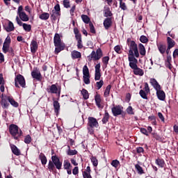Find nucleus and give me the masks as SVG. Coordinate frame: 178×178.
I'll use <instances>...</instances> for the list:
<instances>
[{
  "instance_id": "nucleus-52",
  "label": "nucleus",
  "mask_w": 178,
  "mask_h": 178,
  "mask_svg": "<svg viewBox=\"0 0 178 178\" xmlns=\"http://www.w3.org/2000/svg\"><path fill=\"white\" fill-rule=\"evenodd\" d=\"M102 62L104 65H105V67H106V66H108V63H109V56H104L102 58Z\"/></svg>"
},
{
  "instance_id": "nucleus-49",
  "label": "nucleus",
  "mask_w": 178,
  "mask_h": 178,
  "mask_svg": "<svg viewBox=\"0 0 178 178\" xmlns=\"http://www.w3.org/2000/svg\"><path fill=\"white\" fill-rule=\"evenodd\" d=\"M23 29L25 31H31V25L27 24H23Z\"/></svg>"
},
{
  "instance_id": "nucleus-61",
  "label": "nucleus",
  "mask_w": 178,
  "mask_h": 178,
  "mask_svg": "<svg viewBox=\"0 0 178 178\" xmlns=\"http://www.w3.org/2000/svg\"><path fill=\"white\" fill-rule=\"evenodd\" d=\"M72 175H74V176H76V175H79V168L77 166L73 168Z\"/></svg>"
},
{
  "instance_id": "nucleus-59",
  "label": "nucleus",
  "mask_w": 178,
  "mask_h": 178,
  "mask_svg": "<svg viewBox=\"0 0 178 178\" xmlns=\"http://www.w3.org/2000/svg\"><path fill=\"white\" fill-rule=\"evenodd\" d=\"M166 62L168 64V67L169 69H172V67H170L172 64H170V63L172 62V56H167V59H166Z\"/></svg>"
},
{
  "instance_id": "nucleus-39",
  "label": "nucleus",
  "mask_w": 178,
  "mask_h": 178,
  "mask_svg": "<svg viewBox=\"0 0 178 178\" xmlns=\"http://www.w3.org/2000/svg\"><path fill=\"white\" fill-rule=\"evenodd\" d=\"M148 94L149 93L145 92L144 90H140L139 92V95L143 99H148Z\"/></svg>"
},
{
  "instance_id": "nucleus-48",
  "label": "nucleus",
  "mask_w": 178,
  "mask_h": 178,
  "mask_svg": "<svg viewBox=\"0 0 178 178\" xmlns=\"http://www.w3.org/2000/svg\"><path fill=\"white\" fill-rule=\"evenodd\" d=\"M89 29L92 34H95V33H97V31H95V27H94V24H92V22L89 23Z\"/></svg>"
},
{
  "instance_id": "nucleus-20",
  "label": "nucleus",
  "mask_w": 178,
  "mask_h": 178,
  "mask_svg": "<svg viewBox=\"0 0 178 178\" xmlns=\"http://www.w3.org/2000/svg\"><path fill=\"white\" fill-rule=\"evenodd\" d=\"M10 148H11V151H12L13 154H14V155H16L17 156H19V155H21L20 149H19V148H17V147L16 145L11 144Z\"/></svg>"
},
{
  "instance_id": "nucleus-26",
  "label": "nucleus",
  "mask_w": 178,
  "mask_h": 178,
  "mask_svg": "<svg viewBox=\"0 0 178 178\" xmlns=\"http://www.w3.org/2000/svg\"><path fill=\"white\" fill-rule=\"evenodd\" d=\"M50 15H51L50 16L51 19L55 22L56 21V19H58V16H60V13L51 10V12L50 13Z\"/></svg>"
},
{
  "instance_id": "nucleus-6",
  "label": "nucleus",
  "mask_w": 178,
  "mask_h": 178,
  "mask_svg": "<svg viewBox=\"0 0 178 178\" xmlns=\"http://www.w3.org/2000/svg\"><path fill=\"white\" fill-rule=\"evenodd\" d=\"M104 56V54L102 53V50L101 48H98L95 52V51H92L90 56H88V60H99Z\"/></svg>"
},
{
  "instance_id": "nucleus-9",
  "label": "nucleus",
  "mask_w": 178,
  "mask_h": 178,
  "mask_svg": "<svg viewBox=\"0 0 178 178\" xmlns=\"http://www.w3.org/2000/svg\"><path fill=\"white\" fill-rule=\"evenodd\" d=\"M47 91L48 94H57L58 98H59V97H60V88H58L55 84L49 86L47 88Z\"/></svg>"
},
{
  "instance_id": "nucleus-5",
  "label": "nucleus",
  "mask_w": 178,
  "mask_h": 178,
  "mask_svg": "<svg viewBox=\"0 0 178 178\" xmlns=\"http://www.w3.org/2000/svg\"><path fill=\"white\" fill-rule=\"evenodd\" d=\"M10 134L14 137L15 140H19V138L22 136V130H19V127L15 124H11L8 128Z\"/></svg>"
},
{
  "instance_id": "nucleus-15",
  "label": "nucleus",
  "mask_w": 178,
  "mask_h": 178,
  "mask_svg": "<svg viewBox=\"0 0 178 178\" xmlns=\"http://www.w3.org/2000/svg\"><path fill=\"white\" fill-rule=\"evenodd\" d=\"M103 24L106 30H109L110 27H112V18L108 17L104 19Z\"/></svg>"
},
{
  "instance_id": "nucleus-64",
  "label": "nucleus",
  "mask_w": 178,
  "mask_h": 178,
  "mask_svg": "<svg viewBox=\"0 0 178 178\" xmlns=\"http://www.w3.org/2000/svg\"><path fill=\"white\" fill-rule=\"evenodd\" d=\"M140 131L143 134H145V136H149L148 131H147V129H145V128H141Z\"/></svg>"
},
{
  "instance_id": "nucleus-46",
  "label": "nucleus",
  "mask_w": 178,
  "mask_h": 178,
  "mask_svg": "<svg viewBox=\"0 0 178 178\" xmlns=\"http://www.w3.org/2000/svg\"><path fill=\"white\" fill-rule=\"evenodd\" d=\"M120 8L122 10H127V6H126V3L123 2V0H120Z\"/></svg>"
},
{
  "instance_id": "nucleus-24",
  "label": "nucleus",
  "mask_w": 178,
  "mask_h": 178,
  "mask_svg": "<svg viewBox=\"0 0 178 178\" xmlns=\"http://www.w3.org/2000/svg\"><path fill=\"white\" fill-rule=\"evenodd\" d=\"M95 101L96 102V105H97V108H102V106H101V102H102V99H101L100 95L97 94L95 96Z\"/></svg>"
},
{
  "instance_id": "nucleus-27",
  "label": "nucleus",
  "mask_w": 178,
  "mask_h": 178,
  "mask_svg": "<svg viewBox=\"0 0 178 178\" xmlns=\"http://www.w3.org/2000/svg\"><path fill=\"white\" fill-rule=\"evenodd\" d=\"M74 33L75 34V38L76 41L81 40V33H80V31H79V29L74 28Z\"/></svg>"
},
{
  "instance_id": "nucleus-55",
  "label": "nucleus",
  "mask_w": 178,
  "mask_h": 178,
  "mask_svg": "<svg viewBox=\"0 0 178 178\" xmlns=\"http://www.w3.org/2000/svg\"><path fill=\"white\" fill-rule=\"evenodd\" d=\"M83 82L85 83V84H90V75L83 76Z\"/></svg>"
},
{
  "instance_id": "nucleus-19",
  "label": "nucleus",
  "mask_w": 178,
  "mask_h": 178,
  "mask_svg": "<svg viewBox=\"0 0 178 178\" xmlns=\"http://www.w3.org/2000/svg\"><path fill=\"white\" fill-rule=\"evenodd\" d=\"M53 106L54 108V112L56 115H59V111H60V104L59 102L56 100H54L53 102Z\"/></svg>"
},
{
  "instance_id": "nucleus-38",
  "label": "nucleus",
  "mask_w": 178,
  "mask_h": 178,
  "mask_svg": "<svg viewBox=\"0 0 178 178\" xmlns=\"http://www.w3.org/2000/svg\"><path fill=\"white\" fill-rule=\"evenodd\" d=\"M63 168L65 170L72 168V164L69 160H65L63 162Z\"/></svg>"
},
{
  "instance_id": "nucleus-43",
  "label": "nucleus",
  "mask_w": 178,
  "mask_h": 178,
  "mask_svg": "<svg viewBox=\"0 0 178 178\" xmlns=\"http://www.w3.org/2000/svg\"><path fill=\"white\" fill-rule=\"evenodd\" d=\"M90 161H91L93 166H95V168H97L98 166V159H97V157L92 156L90 157Z\"/></svg>"
},
{
  "instance_id": "nucleus-17",
  "label": "nucleus",
  "mask_w": 178,
  "mask_h": 178,
  "mask_svg": "<svg viewBox=\"0 0 178 178\" xmlns=\"http://www.w3.org/2000/svg\"><path fill=\"white\" fill-rule=\"evenodd\" d=\"M149 83L152 86V87L154 88V90H161V85H159L156 79L152 78L150 79Z\"/></svg>"
},
{
  "instance_id": "nucleus-13",
  "label": "nucleus",
  "mask_w": 178,
  "mask_h": 178,
  "mask_svg": "<svg viewBox=\"0 0 178 178\" xmlns=\"http://www.w3.org/2000/svg\"><path fill=\"white\" fill-rule=\"evenodd\" d=\"M31 76L33 79L38 80V81H41V79H42V76H41V72L38 70H34L33 71H32Z\"/></svg>"
},
{
  "instance_id": "nucleus-16",
  "label": "nucleus",
  "mask_w": 178,
  "mask_h": 178,
  "mask_svg": "<svg viewBox=\"0 0 178 178\" xmlns=\"http://www.w3.org/2000/svg\"><path fill=\"white\" fill-rule=\"evenodd\" d=\"M156 91L157 98L160 101H165V98H166V95L165 94V92L163 90H161V89L156 90Z\"/></svg>"
},
{
  "instance_id": "nucleus-2",
  "label": "nucleus",
  "mask_w": 178,
  "mask_h": 178,
  "mask_svg": "<svg viewBox=\"0 0 178 178\" xmlns=\"http://www.w3.org/2000/svg\"><path fill=\"white\" fill-rule=\"evenodd\" d=\"M54 46L56 47L54 54L58 55L59 52H61V51L65 49L66 45H65V43L62 42V40H60V35H59V33H56L54 35Z\"/></svg>"
},
{
  "instance_id": "nucleus-44",
  "label": "nucleus",
  "mask_w": 178,
  "mask_h": 178,
  "mask_svg": "<svg viewBox=\"0 0 178 178\" xmlns=\"http://www.w3.org/2000/svg\"><path fill=\"white\" fill-rule=\"evenodd\" d=\"M48 169L50 172H54L55 164L54 163V161H49Z\"/></svg>"
},
{
  "instance_id": "nucleus-45",
  "label": "nucleus",
  "mask_w": 178,
  "mask_h": 178,
  "mask_svg": "<svg viewBox=\"0 0 178 178\" xmlns=\"http://www.w3.org/2000/svg\"><path fill=\"white\" fill-rule=\"evenodd\" d=\"M83 76H90V70H88V67H87V65H84L83 67Z\"/></svg>"
},
{
  "instance_id": "nucleus-21",
  "label": "nucleus",
  "mask_w": 178,
  "mask_h": 178,
  "mask_svg": "<svg viewBox=\"0 0 178 178\" xmlns=\"http://www.w3.org/2000/svg\"><path fill=\"white\" fill-rule=\"evenodd\" d=\"M104 17H112L113 16V14L112 13V11H111V8L109 7H104Z\"/></svg>"
},
{
  "instance_id": "nucleus-11",
  "label": "nucleus",
  "mask_w": 178,
  "mask_h": 178,
  "mask_svg": "<svg viewBox=\"0 0 178 178\" xmlns=\"http://www.w3.org/2000/svg\"><path fill=\"white\" fill-rule=\"evenodd\" d=\"M95 80L98 81L101 80V63H98L95 66Z\"/></svg>"
},
{
  "instance_id": "nucleus-33",
  "label": "nucleus",
  "mask_w": 178,
  "mask_h": 178,
  "mask_svg": "<svg viewBox=\"0 0 178 178\" xmlns=\"http://www.w3.org/2000/svg\"><path fill=\"white\" fill-rule=\"evenodd\" d=\"M111 88H112V86L108 85L106 87V89L104 92V98H108L109 96V94H111Z\"/></svg>"
},
{
  "instance_id": "nucleus-12",
  "label": "nucleus",
  "mask_w": 178,
  "mask_h": 178,
  "mask_svg": "<svg viewBox=\"0 0 178 178\" xmlns=\"http://www.w3.org/2000/svg\"><path fill=\"white\" fill-rule=\"evenodd\" d=\"M51 161L54 163V166H56V169L60 170L62 169V162H60V159L58 158L56 156H51Z\"/></svg>"
},
{
  "instance_id": "nucleus-51",
  "label": "nucleus",
  "mask_w": 178,
  "mask_h": 178,
  "mask_svg": "<svg viewBox=\"0 0 178 178\" xmlns=\"http://www.w3.org/2000/svg\"><path fill=\"white\" fill-rule=\"evenodd\" d=\"M24 141L25 144H30L32 141L31 136L30 135L26 136Z\"/></svg>"
},
{
  "instance_id": "nucleus-32",
  "label": "nucleus",
  "mask_w": 178,
  "mask_h": 178,
  "mask_svg": "<svg viewBox=\"0 0 178 178\" xmlns=\"http://www.w3.org/2000/svg\"><path fill=\"white\" fill-rule=\"evenodd\" d=\"M67 154L69 155L70 156H72L73 155H77V150L76 149H71L70 146L67 145Z\"/></svg>"
},
{
  "instance_id": "nucleus-30",
  "label": "nucleus",
  "mask_w": 178,
  "mask_h": 178,
  "mask_svg": "<svg viewBox=\"0 0 178 178\" xmlns=\"http://www.w3.org/2000/svg\"><path fill=\"white\" fill-rule=\"evenodd\" d=\"M39 159L41 161L42 165H47V162H48V161L47 160V156H45V154H44V153L40 154Z\"/></svg>"
},
{
  "instance_id": "nucleus-40",
  "label": "nucleus",
  "mask_w": 178,
  "mask_h": 178,
  "mask_svg": "<svg viewBox=\"0 0 178 178\" xmlns=\"http://www.w3.org/2000/svg\"><path fill=\"white\" fill-rule=\"evenodd\" d=\"M41 20H48L49 19V13H43L39 16Z\"/></svg>"
},
{
  "instance_id": "nucleus-41",
  "label": "nucleus",
  "mask_w": 178,
  "mask_h": 178,
  "mask_svg": "<svg viewBox=\"0 0 178 178\" xmlns=\"http://www.w3.org/2000/svg\"><path fill=\"white\" fill-rule=\"evenodd\" d=\"M135 168L138 173V175H144V170H143V167L139 164H136Z\"/></svg>"
},
{
  "instance_id": "nucleus-3",
  "label": "nucleus",
  "mask_w": 178,
  "mask_h": 178,
  "mask_svg": "<svg viewBox=\"0 0 178 178\" xmlns=\"http://www.w3.org/2000/svg\"><path fill=\"white\" fill-rule=\"evenodd\" d=\"M87 126L89 134L92 136V134H94V128H97L99 126V124L98 123L97 118L88 117Z\"/></svg>"
},
{
  "instance_id": "nucleus-57",
  "label": "nucleus",
  "mask_w": 178,
  "mask_h": 178,
  "mask_svg": "<svg viewBox=\"0 0 178 178\" xmlns=\"http://www.w3.org/2000/svg\"><path fill=\"white\" fill-rule=\"evenodd\" d=\"M83 175V178H92V177L91 176V173L90 172H82Z\"/></svg>"
},
{
  "instance_id": "nucleus-28",
  "label": "nucleus",
  "mask_w": 178,
  "mask_h": 178,
  "mask_svg": "<svg viewBox=\"0 0 178 178\" xmlns=\"http://www.w3.org/2000/svg\"><path fill=\"white\" fill-rule=\"evenodd\" d=\"M167 44H168V47L173 48V47L176 45V42H175V40L170 38V37H167Z\"/></svg>"
},
{
  "instance_id": "nucleus-14",
  "label": "nucleus",
  "mask_w": 178,
  "mask_h": 178,
  "mask_svg": "<svg viewBox=\"0 0 178 178\" xmlns=\"http://www.w3.org/2000/svg\"><path fill=\"white\" fill-rule=\"evenodd\" d=\"M8 98H9V97H8V96L3 97V95H1V105L2 106V108L3 109L8 108V106H9V100L8 99Z\"/></svg>"
},
{
  "instance_id": "nucleus-18",
  "label": "nucleus",
  "mask_w": 178,
  "mask_h": 178,
  "mask_svg": "<svg viewBox=\"0 0 178 178\" xmlns=\"http://www.w3.org/2000/svg\"><path fill=\"white\" fill-rule=\"evenodd\" d=\"M37 49H38V44L37 43V41L33 40L31 42V51L32 54H35Z\"/></svg>"
},
{
  "instance_id": "nucleus-4",
  "label": "nucleus",
  "mask_w": 178,
  "mask_h": 178,
  "mask_svg": "<svg viewBox=\"0 0 178 178\" xmlns=\"http://www.w3.org/2000/svg\"><path fill=\"white\" fill-rule=\"evenodd\" d=\"M138 63V60H129V67L134 70V74L136 76H144V70L138 67L137 64Z\"/></svg>"
},
{
  "instance_id": "nucleus-62",
  "label": "nucleus",
  "mask_w": 178,
  "mask_h": 178,
  "mask_svg": "<svg viewBox=\"0 0 178 178\" xmlns=\"http://www.w3.org/2000/svg\"><path fill=\"white\" fill-rule=\"evenodd\" d=\"M83 41L82 40H77V48L79 49H81L83 48Z\"/></svg>"
},
{
  "instance_id": "nucleus-35",
  "label": "nucleus",
  "mask_w": 178,
  "mask_h": 178,
  "mask_svg": "<svg viewBox=\"0 0 178 178\" xmlns=\"http://www.w3.org/2000/svg\"><path fill=\"white\" fill-rule=\"evenodd\" d=\"M102 122L103 124H106V123L109 122V113L107 111L105 112L104 115L102 120Z\"/></svg>"
},
{
  "instance_id": "nucleus-25",
  "label": "nucleus",
  "mask_w": 178,
  "mask_h": 178,
  "mask_svg": "<svg viewBox=\"0 0 178 178\" xmlns=\"http://www.w3.org/2000/svg\"><path fill=\"white\" fill-rule=\"evenodd\" d=\"M4 29L8 33H10V31L15 30V26L12 22L9 21L8 26H4Z\"/></svg>"
},
{
  "instance_id": "nucleus-23",
  "label": "nucleus",
  "mask_w": 178,
  "mask_h": 178,
  "mask_svg": "<svg viewBox=\"0 0 178 178\" xmlns=\"http://www.w3.org/2000/svg\"><path fill=\"white\" fill-rule=\"evenodd\" d=\"M71 56L72 59H79L80 58H81V53L78 51L74 50L71 53Z\"/></svg>"
},
{
  "instance_id": "nucleus-53",
  "label": "nucleus",
  "mask_w": 178,
  "mask_h": 178,
  "mask_svg": "<svg viewBox=\"0 0 178 178\" xmlns=\"http://www.w3.org/2000/svg\"><path fill=\"white\" fill-rule=\"evenodd\" d=\"M63 5L64 8L68 9V8H70V1L69 0H63Z\"/></svg>"
},
{
  "instance_id": "nucleus-8",
  "label": "nucleus",
  "mask_w": 178,
  "mask_h": 178,
  "mask_svg": "<svg viewBox=\"0 0 178 178\" xmlns=\"http://www.w3.org/2000/svg\"><path fill=\"white\" fill-rule=\"evenodd\" d=\"M12 42V40L10 37L8 35L5 39V41L3 44L2 51L3 54H8V52H13V49L10 47V43Z\"/></svg>"
},
{
  "instance_id": "nucleus-36",
  "label": "nucleus",
  "mask_w": 178,
  "mask_h": 178,
  "mask_svg": "<svg viewBox=\"0 0 178 178\" xmlns=\"http://www.w3.org/2000/svg\"><path fill=\"white\" fill-rule=\"evenodd\" d=\"M156 163L160 168H165V160H163L162 159H157L156 160Z\"/></svg>"
},
{
  "instance_id": "nucleus-60",
  "label": "nucleus",
  "mask_w": 178,
  "mask_h": 178,
  "mask_svg": "<svg viewBox=\"0 0 178 178\" xmlns=\"http://www.w3.org/2000/svg\"><path fill=\"white\" fill-rule=\"evenodd\" d=\"M144 91L149 93L150 92V90H149V86L148 85V83L145 82V87H144Z\"/></svg>"
},
{
  "instance_id": "nucleus-29",
  "label": "nucleus",
  "mask_w": 178,
  "mask_h": 178,
  "mask_svg": "<svg viewBox=\"0 0 178 178\" xmlns=\"http://www.w3.org/2000/svg\"><path fill=\"white\" fill-rule=\"evenodd\" d=\"M158 49L160 53L163 55L166 52V44H157Z\"/></svg>"
},
{
  "instance_id": "nucleus-22",
  "label": "nucleus",
  "mask_w": 178,
  "mask_h": 178,
  "mask_svg": "<svg viewBox=\"0 0 178 178\" xmlns=\"http://www.w3.org/2000/svg\"><path fill=\"white\" fill-rule=\"evenodd\" d=\"M139 54L142 56H145V54H147V51L145 50V47H144L143 44L140 43L138 44Z\"/></svg>"
},
{
  "instance_id": "nucleus-37",
  "label": "nucleus",
  "mask_w": 178,
  "mask_h": 178,
  "mask_svg": "<svg viewBox=\"0 0 178 178\" xmlns=\"http://www.w3.org/2000/svg\"><path fill=\"white\" fill-rule=\"evenodd\" d=\"M81 95H83V99H88L90 98V94H88V91L86 89H82L81 91Z\"/></svg>"
},
{
  "instance_id": "nucleus-50",
  "label": "nucleus",
  "mask_w": 178,
  "mask_h": 178,
  "mask_svg": "<svg viewBox=\"0 0 178 178\" xmlns=\"http://www.w3.org/2000/svg\"><path fill=\"white\" fill-rule=\"evenodd\" d=\"M140 41L143 42V44H147V42H148V38L145 35H141L140 37Z\"/></svg>"
},
{
  "instance_id": "nucleus-47",
  "label": "nucleus",
  "mask_w": 178,
  "mask_h": 178,
  "mask_svg": "<svg viewBox=\"0 0 178 178\" xmlns=\"http://www.w3.org/2000/svg\"><path fill=\"white\" fill-rule=\"evenodd\" d=\"M102 86H104V80H100L99 81L96 82L97 90H101Z\"/></svg>"
},
{
  "instance_id": "nucleus-54",
  "label": "nucleus",
  "mask_w": 178,
  "mask_h": 178,
  "mask_svg": "<svg viewBox=\"0 0 178 178\" xmlns=\"http://www.w3.org/2000/svg\"><path fill=\"white\" fill-rule=\"evenodd\" d=\"M111 164L112 166H113V168H116L118 166H119V165H120V162H119L118 160H113Z\"/></svg>"
},
{
  "instance_id": "nucleus-1",
  "label": "nucleus",
  "mask_w": 178,
  "mask_h": 178,
  "mask_svg": "<svg viewBox=\"0 0 178 178\" xmlns=\"http://www.w3.org/2000/svg\"><path fill=\"white\" fill-rule=\"evenodd\" d=\"M129 50L128 52V60H134L140 58V52H138V46L136 44V42H131L130 44L128 45Z\"/></svg>"
},
{
  "instance_id": "nucleus-56",
  "label": "nucleus",
  "mask_w": 178,
  "mask_h": 178,
  "mask_svg": "<svg viewBox=\"0 0 178 178\" xmlns=\"http://www.w3.org/2000/svg\"><path fill=\"white\" fill-rule=\"evenodd\" d=\"M127 113H128V115H134V111H133V107H131V106H129L127 108Z\"/></svg>"
},
{
  "instance_id": "nucleus-7",
  "label": "nucleus",
  "mask_w": 178,
  "mask_h": 178,
  "mask_svg": "<svg viewBox=\"0 0 178 178\" xmlns=\"http://www.w3.org/2000/svg\"><path fill=\"white\" fill-rule=\"evenodd\" d=\"M15 86L17 88H20V87L26 88V79L23 75L19 74L15 76Z\"/></svg>"
},
{
  "instance_id": "nucleus-58",
  "label": "nucleus",
  "mask_w": 178,
  "mask_h": 178,
  "mask_svg": "<svg viewBox=\"0 0 178 178\" xmlns=\"http://www.w3.org/2000/svg\"><path fill=\"white\" fill-rule=\"evenodd\" d=\"M54 12H57L58 13H60V6L59 5V3H57L55 6H54V10H52Z\"/></svg>"
},
{
  "instance_id": "nucleus-63",
  "label": "nucleus",
  "mask_w": 178,
  "mask_h": 178,
  "mask_svg": "<svg viewBox=\"0 0 178 178\" xmlns=\"http://www.w3.org/2000/svg\"><path fill=\"white\" fill-rule=\"evenodd\" d=\"M136 152H137V154H141V153L144 152V148H143L141 147H137Z\"/></svg>"
},
{
  "instance_id": "nucleus-42",
  "label": "nucleus",
  "mask_w": 178,
  "mask_h": 178,
  "mask_svg": "<svg viewBox=\"0 0 178 178\" xmlns=\"http://www.w3.org/2000/svg\"><path fill=\"white\" fill-rule=\"evenodd\" d=\"M81 19H82L83 23H85L86 24H88V23H91V22H90V17H88L87 15H82Z\"/></svg>"
},
{
  "instance_id": "nucleus-34",
  "label": "nucleus",
  "mask_w": 178,
  "mask_h": 178,
  "mask_svg": "<svg viewBox=\"0 0 178 178\" xmlns=\"http://www.w3.org/2000/svg\"><path fill=\"white\" fill-rule=\"evenodd\" d=\"M7 99L8 100V102H10V105L14 106L15 108H17L19 106V103H17L13 98L8 97H7Z\"/></svg>"
},
{
  "instance_id": "nucleus-10",
  "label": "nucleus",
  "mask_w": 178,
  "mask_h": 178,
  "mask_svg": "<svg viewBox=\"0 0 178 178\" xmlns=\"http://www.w3.org/2000/svg\"><path fill=\"white\" fill-rule=\"evenodd\" d=\"M111 112L113 116H119L120 115H122V113H123V107L120 105H114L113 107L111 108Z\"/></svg>"
},
{
  "instance_id": "nucleus-31",
  "label": "nucleus",
  "mask_w": 178,
  "mask_h": 178,
  "mask_svg": "<svg viewBox=\"0 0 178 178\" xmlns=\"http://www.w3.org/2000/svg\"><path fill=\"white\" fill-rule=\"evenodd\" d=\"M18 15L22 22H29V15H26L25 12L21 13Z\"/></svg>"
}]
</instances>
